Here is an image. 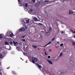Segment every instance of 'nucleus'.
Returning a JSON list of instances; mask_svg holds the SVG:
<instances>
[{"mask_svg": "<svg viewBox=\"0 0 75 75\" xmlns=\"http://www.w3.org/2000/svg\"><path fill=\"white\" fill-rule=\"evenodd\" d=\"M73 15H75V13L73 14Z\"/></svg>", "mask_w": 75, "mask_h": 75, "instance_id": "43", "label": "nucleus"}, {"mask_svg": "<svg viewBox=\"0 0 75 75\" xmlns=\"http://www.w3.org/2000/svg\"><path fill=\"white\" fill-rule=\"evenodd\" d=\"M21 37L22 38H24L25 37V36H22Z\"/></svg>", "mask_w": 75, "mask_h": 75, "instance_id": "31", "label": "nucleus"}, {"mask_svg": "<svg viewBox=\"0 0 75 75\" xmlns=\"http://www.w3.org/2000/svg\"><path fill=\"white\" fill-rule=\"evenodd\" d=\"M35 61L34 60H32V62H33V63H35Z\"/></svg>", "mask_w": 75, "mask_h": 75, "instance_id": "25", "label": "nucleus"}, {"mask_svg": "<svg viewBox=\"0 0 75 75\" xmlns=\"http://www.w3.org/2000/svg\"><path fill=\"white\" fill-rule=\"evenodd\" d=\"M20 1H21V0H20Z\"/></svg>", "mask_w": 75, "mask_h": 75, "instance_id": "45", "label": "nucleus"}, {"mask_svg": "<svg viewBox=\"0 0 75 75\" xmlns=\"http://www.w3.org/2000/svg\"><path fill=\"white\" fill-rule=\"evenodd\" d=\"M5 45H9V44L8 43V42H5Z\"/></svg>", "mask_w": 75, "mask_h": 75, "instance_id": "10", "label": "nucleus"}, {"mask_svg": "<svg viewBox=\"0 0 75 75\" xmlns=\"http://www.w3.org/2000/svg\"><path fill=\"white\" fill-rule=\"evenodd\" d=\"M48 1H46L45 0V2H48Z\"/></svg>", "mask_w": 75, "mask_h": 75, "instance_id": "33", "label": "nucleus"}, {"mask_svg": "<svg viewBox=\"0 0 75 75\" xmlns=\"http://www.w3.org/2000/svg\"><path fill=\"white\" fill-rule=\"evenodd\" d=\"M61 33L62 34H64V31H62Z\"/></svg>", "mask_w": 75, "mask_h": 75, "instance_id": "34", "label": "nucleus"}, {"mask_svg": "<svg viewBox=\"0 0 75 75\" xmlns=\"http://www.w3.org/2000/svg\"><path fill=\"white\" fill-rule=\"evenodd\" d=\"M49 51H51V50H50Z\"/></svg>", "mask_w": 75, "mask_h": 75, "instance_id": "40", "label": "nucleus"}, {"mask_svg": "<svg viewBox=\"0 0 75 75\" xmlns=\"http://www.w3.org/2000/svg\"><path fill=\"white\" fill-rule=\"evenodd\" d=\"M34 20H35V21H38V19H37V18L35 17L34 18Z\"/></svg>", "mask_w": 75, "mask_h": 75, "instance_id": "14", "label": "nucleus"}, {"mask_svg": "<svg viewBox=\"0 0 75 75\" xmlns=\"http://www.w3.org/2000/svg\"><path fill=\"white\" fill-rule=\"evenodd\" d=\"M38 68H41L42 67H41V66L39 65H38Z\"/></svg>", "mask_w": 75, "mask_h": 75, "instance_id": "20", "label": "nucleus"}, {"mask_svg": "<svg viewBox=\"0 0 75 75\" xmlns=\"http://www.w3.org/2000/svg\"><path fill=\"white\" fill-rule=\"evenodd\" d=\"M12 72H13V74H15V73L14 72V71H12Z\"/></svg>", "mask_w": 75, "mask_h": 75, "instance_id": "35", "label": "nucleus"}, {"mask_svg": "<svg viewBox=\"0 0 75 75\" xmlns=\"http://www.w3.org/2000/svg\"><path fill=\"white\" fill-rule=\"evenodd\" d=\"M25 30L24 28H21V29H19V32H22V31H24Z\"/></svg>", "mask_w": 75, "mask_h": 75, "instance_id": "2", "label": "nucleus"}, {"mask_svg": "<svg viewBox=\"0 0 75 75\" xmlns=\"http://www.w3.org/2000/svg\"><path fill=\"white\" fill-rule=\"evenodd\" d=\"M73 13V11H72V10L70 9L69 14H72Z\"/></svg>", "mask_w": 75, "mask_h": 75, "instance_id": "4", "label": "nucleus"}, {"mask_svg": "<svg viewBox=\"0 0 75 75\" xmlns=\"http://www.w3.org/2000/svg\"><path fill=\"white\" fill-rule=\"evenodd\" d=\"M16 49L17 50H18L19 49V47H16Z\"/></svg>", "mask_w": 75, "mask_h": 75, "instance_id": "27", "label": "nucleus"}, {"mask_svg": "<svg viewBox=\"0 0 75 75\" xmlns=\"http://www.w3.org/2000/svg\"><path fill=\"white\" fill-rule=\"evenodd\" d=\"M32 59L33 60H34L35 61H38V59L37 58L34 57H32Z\"/></svg>", "mask_w": 75, "mask_h": 75, "instance_id": "3", "label": "nucleus"}, {"mask_svg": "<svg viewBox=\"0 0 75 75\" xmlns=\"http://www.w3.org/2000/svg\"><path fill=\"white\" fill-rule=\"evenodd\" d=\"M71 31H72V32H74V30H71Z\"/></svg>", "mask_w": 75, "mask_h": 75, "instance_id": "39", "label": "nucleus"}, {"mask_svg": "<svg viewBox=\"0 0 75 75\" xmlns=\"http://www.w3.org/2000/svg\"><path fill=\"white\" fill-rule=\"evenodd\" d=\"M27 28V27H25V28H26H26Z\"/></svg>", "mask_w": 75, "mask_h": 75, "instance_id": "42", "label": "nucleus"}, {"mask_svg": "<svg viewBox=\"0 0 75 75\" xmlns=\"http://www.w3.org/2000/svg\"><path fill=\"white\" fill-rule=\"evenodd\" d=\"M50 34V32H46L45 33V34L47 35H49Z\"/></svg>", "mask_w": 75, "mask_h": 75, "instance_id": "6", "label": "nucleus"}, {"mask_svg": "<svg viewBox=\"0 0 75 75\" xmlns=\"http://www.w3.org/2000/svg\"><path fill=\"white\" fill-rule=\"evenodd\" d=\"M72 45L74 46V45H75V42L73 41L72 43Z\"/></svg>", "mask_w": 75, "mask_h": 75, "instance_id": "11", "label": "nucleus"}, {"mask_svg": "<svg viewBox=\"0 0 75 75\" xmlns=\"http://www.w3.org/2000/svg\"><path fill=\"white\" fill-rule=\"evenodd\" d=\"M26 23H30V22L29 21V20H26Z\"/></svg>", "mask_w": 75, "mask_h": 75, "instance_id": "12", "label": "nucleus"}, {"mask_svg": "<svg viewBox=\"0 0 75 75\" xmlns=\"http://www.w3.org/2000/svg\"><path fill=\"white\" fill-rule=\"evenodd\" d=\"M32 47H33V48H37V46H35L34 45H33L32 46Z\"/></svg>", "mask_w": 75, "mask_h": 75, "instance_id": "13", "label": "nucleus"}, {"mask_svg": "<svg viewBox=\"0 0 75 75\" xmlns=\"http://www.w3.org/2000/svg\"><path fill=\"white\" fill-rule=\"evenodd\" d=\"M64 45V44H63V43H62L60 44V47H62V45Z\"/></svg>", "mask_w": 75, "mask_h": 75, "instance_id": "23", "label": "nucleus"}, {"mask_svg": "<svg viewBox=\"0 0 75 75\" xmlns=\"http://www.w3.org/2000/svg\"><path fill=\"white\" fill-rule=\"evenodd\" d=\"M51 42H50L47 45H45V47H47L48 45H50V44H51Z\"/></svg>", "mask_w": 75, "mask_h": 75, "instance_id": "7", "label": "nucleus"}, {"mask_svg": "<svg viewBox=\"0 0 75 75\" xmlns=\"http://www.w3.org/2000/svg\"><path fill=\"white\" fill-rule=\"evenodd\" d=\"M47 61L49 63V64H52V62H51V61H50L48 60H47Z\"/></svg>", "mask_w": 75, "mask_h": 75, "instance_id": "8", "label": "nucleus"}, {"mask_svg": "<svg viewBox=\"0 0 75 75\" xmlns=\"http://www.w3.org/2000/svg\"><path fill=\"white\" fill-rule=\"evenodd\" d=\"M54 40H55V37L54 38L52 39V41H54Z\"/></svg>", "mask_w": 75, "mask_h": 75, "instance_id": "29", "label": "nucleus"}, {"mask_svg": "<svg viewBox=\"0 0 75 75\" xmlns=\"http://www.w3.org/2000/svg\"><path fill=\"white\" fill-rule=\"evenodd\" d=\"M64 72H60V74H64Z\"/></svg>", "mask_w": 75, "mask_h": 75, "instance_id": "36", "label": "nucleus"}, {"mask_svg": "<svg viewBox=\"0 0 75 75\" xmlns=\"http://www.w3.org/2000/svg\"><path fill=\"white\" fill-rule=\"evenodd\" d=\"M33 3H35V0H32Z\"/></svg>", "mask_w": 75, "mask_h": 75, "instance_id": "24", "label": "nucleus"}, {"mask_svg": "<svg viewBox=\"0 0 75 75\" xmlns=\"http://www.w3.org/2000/svg\"><path fill=\"white\" fill-rule=\"evenodd\" d=\"M62 53H61L60 54V57H61L62 56Z\"/></svg>", "mask_w": 75, "mask_h": 75, "instance_id": "21", "label": "nucleus"}, {"mask_svg": "<svg viewBox=\"0 0 75 75\" xmlns=\"http://www.w3.org/2000/svg\"><path fill=\"white\" fill-rule=\"evenodd\" d=\"M13 42L12 41H10V42H9V44H11V45H13V43L14 44L15 46H17V44H18V42H15L14 41H13Z\"/></svg>", "mask_w": 75, "mask_h": 75, "instance_id": "1", "label": "nucleus"}, {"mask_svg": "<svg viewBox=\"0 0 75 75\" xmlns=\"http://www.w3.org/2000/svg\"><path fill=\"white\" fill-rule=\"evenodd\" d=\"M18 1L19 3H21V1H20V0H18Z\"/></svg>", "mask_w": 75, "mask_h": 75, "instance_id": "26", "label": "nucleus"}, {"mask_svg": "<svg viewBox=\"0 0 75 75\" xmlns=\"http://www.w3.org/2000/svg\"><path fill=\"white\" fill-rule=\"evenodd\" d=\"M2 58V54H0V58Z\"/></svg>", "mask_w": 75, "mask_h": 75, "instance_id": "18", "label": "nucleus"}, {"mask_svg": "<svg viewBox=\"0 0 75 75\" xmlns=\"http://www.w3.org/2000/svg\"><path fill=\"white\" fill-rule=\"evenodd\" d=\"M25 22H24V21H23L22 22V24H25Z\"/></svg>", "mask_w": 75, "mask_h": 75, "instance_id": "17", "label": "nucleus"}, {"mask_svg": "<svg viewBox=\"0 0 75 75\" xmlns=\"http://www.w3.org/2000/svg\"><path fill=\"white\" fill-rule=\"evenodd\" d=\"M25 6L26 7H28V4H25Z\"/></svg>", "mask_w": 75, "mask_h": 75, "instance_id": "15", "label": "nucleus"}, {"mask_svg": "<svg viewBox=\"0 0 75 75\" xmlns=\"http://www.w3.org/2000/svg\"><path fill=\"white\" fill-rule=\"evenodd\" d=\"M3 37L2 36V35L1 34H0V39H1V38H2Z\"/></svg>", "mask_w": 75, "mask_h": 75, "instance_id": "16", "label": "nucleus"}, {"mask_svg": "<svg viewBox=\"0 0 75 75\" xmlns=\"http://www.w3.org/2000/svg\"><path fill=\"white\" fill-rule=\"evenodd\" d=\"M45 55H47V54L46 53H47V52H45Z\"/></svg>", "mask_w": 75, "mask_h": 75, "instance_id": "30", "label": "nucleus"}, {"mask_svg": "<svg viewBox=\"0 0 75 75\" xmlns=\"http://www.w3.org/2000/svg\"><path fill=\"white\" fill-rule=\"evenodd\" d=\"M0 75H2V74H1V73L0 72Z\"/></svg>", "mask_w": 75, "mask_h": 75, "instance_id": "37", "label": "nucleus"}, {"mask_svg": "<svg viewBox=\"0 0 75 75\" xmlns=\"http://www.w3.org/2000/svg\"><path fill=\"white\" fill-rule=\"evenodd\" d=\"M51 27H50L49 28V31H51Z\"/></svg>", "mask_w": 75, "mask_h": 75, "instance_id": "19", "label": "nucleus"}, {"mask_svg": "<svg viewBox=\"0 0 75 75\" xmlns=\"http://www.w3.org/2000/svg\"><path fill=\"white\" fill-rule=\"evenodd\" d=\"M22 41L24 42H25V39H23L22 40Z\"/></svg>", "mask_w": 75, "mask_h": 75, "instance_id": "28", "label": "nucleus"}, {"mask_svg": "<svg viewBox=\"0 0 75 75\" xmlns=\"http://www.w3.org/2000/svg\"><path fill=\"white\" fill-rule=\"evenodd\" d=\"M48 58H49V59H50L51 58V56H48Z\"/></svg>", "mask_w": 75, "mask_h": 75, "instance_id": "22", "label": "nucleus"}, {"mask_svg": "<svg viewBox=\"0 0 75 75\" xmlns=\"http://www.w3.org/2000/svg\"><path fill=\"white\" fill-rule=\"evenodd\" d=\"M74 38H75V35H74Z\"/></svg>", "mask_w": 75, "mask_h": 75, "instance_id": "41", "label": "nucleus"}, {"mask_svg": "<svg viewBox=\"0 0 75 75\" xmlns=\"http://www.w3.org/2000/svg\"><path fill=\"white\" fill-rule=\"evenodd\" d=\"M9 37H13L14 36V35L13 33H11L9 35Z\"/></svg>", "mask_w": 75, "mask_h": 75, "instance_id": "9", "label": "nucleus"}, {"mask_svg": "<svg viewBox=\"0 0 75 75\" xmlns=\"http://www.w3.org/2000/svg\"><path fill=\"white\" fill-rule=\"evenodd\" d=\"M36 65H37V66H38V65H39V64H38V63H37L36 64Z\"/></svg>", "mask_w": 75, "mask_h": 75, "instance_id": "32", "label": "nucleus"}, {"mask_svg": "<svg viewBox=\"0 0 75 75\" xmlns=\"http://www.w3.org/2000/svg\"><path fill=\"white\" fill-rule=\"evenodd\" d=\"M33 11V10L32 9H30L29 11H28V13H31Z\"/></svg>", "mask_w": 75, "mask_h": 75, "instance_id": "5", "label": "nucleus"}, {"mask_svg": "<svg viewBox=\"0 0 75 75\" xmlns=\"http://www.w3.org/2000/svg\"><path fill=\"white\" fill-rule=\"evenodd\" d=\"M23 54L24 55H25V53H23Z\"/></svg>", "mask_w": 75, "mask_h": 75, "instance_id": "38", "label": "nucleus"}, {"mask_svg": "<svg viewBox=\"0 0 75 75\" xmlns=\"http://www.w3.org/2000/svg\"><path fill=\"white\" fill-rule=\"evenodd\" d=\"M74 34H75V31L74 32Z\"/></svg>", "mask_w": 75, "mask_h": 75, "instance_id": "44", "label": "nucleus"}]
</instances>
